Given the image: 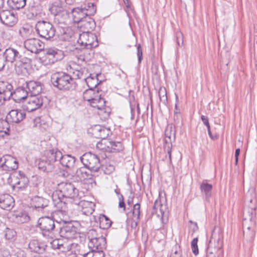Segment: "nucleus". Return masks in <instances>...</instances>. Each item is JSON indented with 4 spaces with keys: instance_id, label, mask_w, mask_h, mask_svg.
<instances>
[{
    "instance_id": "72a5a7b5",
    "label": "nucleus",
    "mask_w": 257,
    "mask_h": 257,
    "mask_svg": "<svg viewBox=\"0 0 257 257\" xmlns=\"http://www.w3.org/2000/svg\"><path fill=\"white\" fill-rule=\"evenodd\" d=\"M59 161L63 166L67 168H71L74 165L75 159L74 157L69 155H62V157L60 158Z\"/></svg>"
},
{
    "instance_id": "09e8293b",
    "label": "nucleus",
    "mask_w": 257,
    "mask_h": 257,
    "mask_svg": "<svg viewBox=\"0 0 257 257\" xmlns=\"http://www.w3.org/2000/svg\"><path fill=\"white\" fill-rule=\"evenodd\" d=\"M159 95L160 100L163 103L167 101V91L165 87H160L159 91Z\"/></svg>"
},
{
    "instance_id": "5fc2aeb1",
    "label": "nucleus",
    "mask_w": 257,
    "mask_h": 257,
    "mask_svg": "<svg viewBox=\"0 0 257 257\" xmlns=\"http://www.w3.org/2000/svg\"><path fill=\"white\" fill-rule=\"evenodd\" d=\"M175 99L176 103L175 106L174 115H178L179 116H180V110L179 108H178V104L179 103V98L178 95L176 94H175Z\"/></svg>"
},
{
    "instance_id": "680f3d73",
    "label": "nucleus",
    "mask_w": 257,
    "mask_h": 257,
    "mask_svg": "<svg viewBox=\"0 0 257 257\" xmlns=\"http://www.w3.org/2000/svg\"><path fill=\"white\" fill-rule=\"evenodd\" d=\"M177 43L179 46L182 45L183 43L182 34L179 33L177 36Z\"/></svg>"
},
{
    "instance_id": "c03bdc74",
    "label": "nucleus",
    "mask_w": 257,
    "mask_h": 257,
    "mask_svg": "<svg viewBox=\"0 0 257 257\" xmlns=\"http://www.w3.org/2000/svg\"><path fill=\"white\" fill-rule=\"evenodd\" d=\"M100 169L105 174H110L114 171V166L110 162H106L105 164L101 165Z\"/></svg>"
},
{
    "instance_id": "1a4fd4ad",
    "label": "nucleus",
    "mask_w": 257,
    "mask_h": 257,
    "mask_svg": "<svg viewBox=\"0 0 257 257\" xmlns=\"http://www.w3.org/2000/svg\"><path fill=\"white\" fill-rule=\"evenodd\" d=\"M20 53L16 49L13 48H9L7 49L4 53V57L5 59V61L8 62L13 63L16 62L15 67L16 70L17 68L20 67L25 68V65L27 63V62H21V61H18V59L20 58Z\"/></svg>"
},
{
    "instance_id": "cd10ccee",
    "label": "nucleus",
    "mask_w": 257,
    "mask_h": 257,
    "mask_svg": "<svg viewBox=\"0 0 257 257\" xmlns=\"http://www.w3.org/2000/svg\"><path fill=\"white\" fill-rule=\"evenodd\" d=\"M46 245L37 239H32L29 244V248L32 252L42 253L44 252Z\"/></svg>"
},
{
    "instance_id": "7ed1b4c3",
    "label": "nucleus",
    "mask_w": 257,
    "mask_h": 257,
    "mask_svg": "<svg viewBox=\"0 0 257 257\" xmlns=\"http://www.w3.org/2000/svg\"><path fill=\"white\" fill-rule=\"evenodd\" d=\"M255 207H250L244 210L243 213V228L244 235L248 234L250 238L254 235L253 227L255 225V220L253 214L255 213Z\"/></svg>"
},
{
    "instance_id": "8fccbe9b",
    "label": "nucleus",
    "mask_w": 257,
    "mask_h": 257,
    "mask_svg": "<svg viewBox=\"0 0 257 257\" xmlns=\"http://www.w3.org/2000/svg\"><path fill=\"white\" fill-rule=\"evenodd\" d=\"M141 205L139 203H136L134 205L133 210V217L140 219Z\"/></svg>"
},
{
    "instance_id": "4c0bfd02",
    "label": "nucleus",
    "mask_w": 257,
    "mask_h": 257,
    "mask_svg": "<svg viewBox=\"0 0 257 257\" xmlns=\"http://www.w3.org/2000/svg\"><path fill=\"white\" fill-rule=\"evenodd\" d=\"M8 4L14 10H19L26 5V0H8Z\"/></svg>"
},
{
    "instance_id": "ea45409f",
    "label": "nucleus",
    "mask_w": 257,
    "mask_h": 257,
    "mask_svg": "<svg viewBox=\"0 0 257 257\" xmlns=\"http://www.w3.org/2000/svg\"><path fill=\"white\" fill-rule=\"evenodd\" d=\"M166 144L164 145V151L167 153L165 156V160L169 164L172 163L171 153L172 145L171 143H167V141L165 140Z\"/></svg>"
},
{
    "instance_id": "4468645a",
    "label": "nucleus",
    "mask_w": 257,
    "mask_h": 257,
    "mask_svg": "<svg viewBox=\"0 0 257 257\" xmlns=\"http://www.w3.org/2000/svg\"><path fill=\"white\" fill-rule=\"evenodd\" d=\"M42 104L43 99L41 97L31 95L27 98L23 107L24 110L31 112L39 108Z\"/></svg>"
},
{
    "instance_id": "774afa93",
    "label": "nucleus",
    "mask_w": 257,
    "mask_h": 257,
    "mask_svg": "<svg viewBox=\"0 0 257 257\" xmlns=\"http://www.w3.org/2000/svg\"><path fill=\"white\" fill-rule=\"evenodd\" d=\"M140 219H137V218L133 217V221L131 223V226L132 228H136L138 224V222L139 221Z\"/></svg>"
},
{
    "instance_id": "c756f323",
    "label": "nucleus",
    "mask_w": 257,
    "mask_h": 257,
    "mask_svg": "<svg viewBox=\"0 0 257 257\" xmlns=\"http://www.w3.org/2000/svg\"><path fill=\"white\" fill-rule=\"evenodd\" d=\"M28 94L27 90L22 87L18 88L14 92H13L11 97L15 102H19L22 100L27 99Z\"/></svg>"
},
{
    "instance_id": "393cba45",
    "label": "nucleus",
    "mask_w": 257,
    "mask_h": 257,
    "mask_svg": "<svg viewBox=\"0 0 257 257\" xmlns=\"http://www.w3.org/2000/svg\"><path fill=\"white\" fill-rule=\"evenodd\" d=\"M61 236L66 238H72L76 233V228L71 224H68L60 229Z\"/></svg>"
},
{
    "instance_id": "4d7b16f0",
    "label": "nucleus",
    "mask_w": 257,
    "mask_h": 257,
    "mask_svg": "<svg viewBox=\"0 0 257 257\" xmlns=\"http://www.w3.org/2000/svg\"><path fill=\"white\" fill-rule=\"evenodd\" d=\"M93 252V257H104V253L103 250H92Z\"/></svg>"
},
{
    "instance_id": "f3484780",
    "label": "nucleus",
    "mask_w": 257,
    "mask_h": 257,
    "mask_svg": "<svg viewBox=\"0 0 257 257\" xmlns=\"http://www.w3.org/2000/svg\"><path fill=\"white\" fill-rule=\"evenodd\" d=\"M25 48L32 53H38L44 49L43 43L39 39L32 38L24 42Z\"/></svg>"
},
{
    "instance_id": "2eb2a0df",
    "label": "nucleus",
    "mask_w": 257,
    "mask_h": 257,
    "mask_svg": "<svg viewBox=\"0 0 257 257\" xmlns=\"http://www.w3.org/2000/svg\"><path fill=\"white\" fill-rule=\"evenodd\" d=\"M1 166L3 170L10 172L18 168V162L16 158L9 155L4 156L0 159Z\"/></svg>"
},
{
    "instance_id": "3c124183",
    "label": "nucleus",
    "mask_w": 257,
    "mask_h": 257,
    "mask_svg": "<svg viewBox=\"0 0 257 257\" xmlns=\"http://www.w3.org/2000/svg\"><path fill=\"white\" fill-rule=\"evenodd\" d=\"M100 236L95 229H91L88 232V238L89 241H93L97 239V238H99Z\"/></svg>"
},
{
    "instance_id": "412c9836",
    "label": "nucleus",
    "mask_w": 257,
    "mask_h": 257,
    "mask_svg": "<svg viewBox=\"0 0 257 257\" xmlns=\"http://www.w3.org/2000/svg\"><path fill=\"white\" fill-rule=\"evenodd\" d=\"M110 133L109 128L100 125H95L91 128L93 137L97 139H105Z\"/></svg>"
},
{
    "instance_id": "f704fd0d",
    "label": "nucleus",
    "mask_w": 257,
    "mask_h": 257,
    "mask_svg": "<svg viewBox=\"0 0 257 257\" xmlns=\"http://www.w3.org/2000/svg\"><path fill=\"white\" fill-rule=\"evenodd\" d=\"M201 192L205 196L206 199H208L211 196L212 189V185L203 181L200 186Z\"/></svg>"
},
{
    "instance_id": "473e14b6",
    "label": "nucleus",
    "mask_w": 257,
    "mask_h": 257,
    "mask_svg": "<svg viewBox=\"0 0 257 257\" xmlns=\"http://www.w3.org/2000/svg\"><path fill=\"white\" fill-rule=\"evenodd\" d=\"M87 169V167L84 166V167H81L77 170L76 175L81 181L91 178V175Z\"/></svg>"
},
{
    "instance_id": "f257e3e1",
    "label": "nucleus",
    "mask_w": 257,
    "mask_h": 257,
    "mask_svg": "<svg viewBox=\"0 0 257 257\" xmlns=\"http://www.w3.org/2000/svg\"><path fill=\"white\" fill-rule=\"evenodd\" d=\"M61 197L72 199L75 204H77L80 199L78 190L72 183L65 182L59 183L57 190L53 194L52 198L56 207V213L63 215L67 214V206L65 202L61 200Z\"/></svg>"
},
{
    "instance_id": "69168bd1",
    "label": "nucleus",
    "mask_w": 257,
    "mask_h": 257,
    "mask_svg": "<svg viewBox=\"0 0 257 257\" xmlns=\"http://www.w3.org/2000/svg\"><path fill=\"white\" fill-rule=\"evenodd\" d=\"M5 59L4 60V58L0 56V71L3 69L5 65Z\"/></svg>"
},
{
    "instance_id": "4be33fe9",
    "label": "nucleus",
    "mask_w": 257,
    "mask_h": 257,
    "mask_svg": "<svg viewBox=\"0 0 257 257\" xmlns=\"http://www.w3.org/2000/svg\"><path fill=\"white\" fill-rule=\"evenodd\" d=\"M15 204V201L12 196L8 194L0 195V207L4 210H10Z\"/></svg>"
},
{
    "instance_id": "20e7f679",
    "label": "nucleus",
    "mask_w": 257,
    "mask_h": 257,
    "mask_svg": "<svg viewBox=\"0 0 257 257\" xmlns=\"http://www.w3.org/2000/svg\"><path fill=\"white\" fill-rule=\"evenodd\" d=\"M51 82L54 86L62 90L70 89L73 84L71 75L65 72L54 74L51 77Z\"/></svg>"
},
{
    "instance_id": "58836bf2",
    "label": "nucleus",
    "mask_w": 257,
    "mask_h": 257,
    "mask_svg": "<svg viewBox=\"0 0 257 257\" xmlns=\"http://www.w3.org/2000/svg\"><path fill=\"white\" fill-rule=\"evenodd\" d=\"M49 10L51 14L57 16L64 12V8L60 4L55 3L50 7Z\"/></svg>"
},
{
    "instance_id": "603ef678",
    "label": "nucleus",
    "mask_w": 257,
    "mask_h": 257,
    "mask_svg": "<svg viewBox=\"0 0 257 257\" xmlns=\"http://www.w3.org/2000/svg\"><path fill=\"white\" fill-rule=\"evenodd\" d=\"M198 238L196 237L194 238L191 241V248L192 252L195 255H197L199 253L198 245Z\"/></svg>"
},
{
    "instance_id": "de8ad7c7",
    "label": "nucleus",
    "mask_w": 257,
    "mask_h": 257,
    "mask_svg": "<svg viewBox=\"0 0 257 257\" xmlns=\"http://www.w3.org/2000/svg\"><path fill=\"white\" fill-rule=\"evenodd\" d=\"M213 247L211 246L210 248H207L206 257H219L222 254L223 252L214 250L213 249Z\"/></svg>"
},
{
    "instance_id": "e433bc0d",
    "label": "nucleus",
    "mask_w": 257,
    "mask_h": 257,
    "mask_svg": "<svg viewBox=\"0 0 257 257\" xmlns=\"http://www.w3.org/2000/svg\"><path fill=\"white\" fill-rule=\"evenodd\" d=\"M98 97H99V94L98 90H95L94 89L89 88L83 93V98L88 102L92 100L93 98Z\"/></svg>"
},
{
    "instance_id": "aec40b11",
    "label": "nucleus",
    "mask_w": 257,
    "mask_h": 257,
    "mask_svg": "<svg viewBox=\"0 0 257 257\" xmlns=\"http://www.w3.org/2000/svg\"><path fill=\"white\" fill-rule=\"evenodd\" d=\"M48 200L38 196H34L31 200L32 207L38 209V210H43L45 213L48 211Z\"/></svg>"
},
{
    "instance_id": "49530a36",
    "label": "nucleus",
    "mask_w": 257,
    "mask_h": 257,
    "mask_svg": "<svg viewBox=\"0 0 257 257\" xmlns=\"http://www.w3.org/2000/svg\"><path fill=\"white\" fill-rule=\"evenodd\" d=\"M9 122L7 119H0V133L8 134L9 132Z\"/></svg>"
},
{
    "instance_id": "9d476101",
    "label": "nucleus",
    "mask_w": 257,
    "mask_h": 257,
    "mask_svg": "<svg viewBox=\"0 0 257 257\" xmlns=\"http://www.w3.org/2000/svg\"><path fill=\"white\" fill-rule=\"evenodd\" d=\"M63 57V52L57 49L46 50L43 57V62L45 65H51L61 60Z\"/></svg>"
},
{
    "instance_id": "7c9ffc66",
    "label": "nucleus",
    "mask_w": 257,
    "mask_h": 257,
    "mask_svg": "<svg viewBox=\"0 0 257 257\" xmlns=\"http://www.w3.org/2000/svg\"><path fill=\"white\" fill-rule=\"evenodd\" d=\"M46 157L48 161L53 164L55 162L59 161L62 157V153L57 149L49 150L46 152Z\"/></svg>"
},
{
    "instance_id": "a211bd4d",
    "label": "nucleus",
    "mask_w": 257,
    "mask_h": 257,
    "mask_svg": "<svg viewBox=\"0 0 257 257\" xmlns=\"http://www.w3.org/2000/svg\"><path fill=\"white\" fill-rule=\"evenodd\" d=\"M26 117L25 112L21 109H13L10 110L6 116V119L13 123H19Z\"/></svg>"
},
{
    "instance_id": "6e6d98bb",
    "label": "nucleus",
    "mask_w": 257,
    "mask_h": 257,
    "mask_svg": "<svg viewBox=\"0 0 257 257\" xmlns=\"http://www.w3.org/2000/svg\"><path fill=\"white\" fill-rule=\"evenodd\" d=\"M137 55L138 57L139 63H140L143 58L142 50L140 44L138 45L137 46Z\"/></svg>"
},
{
    "instance_id": "423d86ee",
    "label": "nucleus",
    "mask_w": 257,
    "mask_h": 257,
    "mask_svg": "<svg viewBox=\"0 0 257 257\" xmlns=\"http://www.w3.org/2000/svg\"><path fill=\"white\" fill-rule=\"evenodd\" d=\"M77 42L82 48L87 50H91L98 45L96 36L88 32L80 34Z\"/></svg>"
},
{
    "instance_id": "2f4dec72",
    "label": "nucleus",
    "mask_w": 257,
    "mask_h": 257,
    "mask_svg": "<svg viewBox=\"0 0 257 257\" xmlns=\"http://www.w3.org/2000/svg\"><path fill=\"white\" fill-rule=\"evenodd\" d=\"M70 71L72 72L71 77L73 79H82L85 80L88 74L87 70L85 68H82L80 69H73L70 68Z\"/></svg>"
},
{
    "instance_id": "e2e57ef3",
    "label": "nucleus",
    "mask_w": 257,
    "mask_h": 257,
    "mask_svg": "<svg viewBox=\"0 0 257 257\" xmlns=\"http://www.w3.org/2000/svg\"><path fill=\"white\" fill-rule=\"evenodd\" d=\"M201 118L204 124L206 125L207 127H208V126H210L207 116L205 115H202L201 116Z\"/></svg>"
},
{
    "instance_id": "f8f14e48",
    "label": "nucleus",
    "mask_w": 257,
    "mask_h": 257,
    "mask_svg": "<svg viewBox=\"0 0 257 257\" xmlns=\"http://www.w3.org/2000/svg\"><path fill=\"white\" fill-rule=\"evenodd\" d=\"M90 105L95 108L98 109V114L100 115H103L104 117H106L109 114V108L105 106V101L103 98L99 97L93 98L92 100L89 101Z\"/></svg>"
},
{
    "instance_id": "9b49d317",
    "label": "nucleus",
    "mask_w": 257,
    "mask_h": 257,
    "mask_svg": "<svg viewBox=\"0 0 257 257\" xmlns=\"http://www.w3.org/2000/svg\"><path fill=\"white\" fill-rule=\"evenodd\" d=\"M223 234L220 230L215 229L213 231L208 248L213 247V249L220 252H223Z\"/></svg>"
},
{
    "instance_id": "b1692460",
    "label": "nucleus",
    "mask_w": 257,
    "mask_h": 257,
    "mask_svg": "<svg viewBox=\"0 0 257 257\" xmlns=\"http://www.w3.org/2000/svg\"><path fill=\"white\" fill-rule=\"evenodd\" d=\"M79 209L83 214L89 215L94 210L95 204L91 201L86 200L78 201L77 203Z\"/></svg>"
},
{
    "instance_id": "864d4df0",
    "label": "nucleus",
    "mask_w": 257,
    "mask_h": 257,
    "mask_svg": "<svg viewBox=\"0 0 257 257\" xmlns=\"http://www.w3.org/2000/svg\"><path fill=\"white\" fill-rule=\"evenodd\" d=\"M14 256L16 257H26L25 251L20 248H16L14 250Z\"/></svg>"
},
{
    "instance_id": "13d9d810",
    "label": "nucleus",
    "mask_w": 257,
    "mask_h": 257,
    "mask_svg": "<svg viewBox=\"0 0 257 257\" xmlns=\"http://www.w3.org/2000/svg\"><path fill=\"white\" fill-rule=\"evenodd\" d=\"M11 253L8 249H3L0 253V257H11Z\"/></svg>"
},
{
    "instance_id": "f03ea898",
    "label": "nucleus",
    "mask_w": 257,
    "mask_h": 257,
    "mask_svg": "<svg viewBox=\"0 0 257 257\" xmlns=\"http://www.w3.org/2000/svg\"><path fill=\"white\" fill-rule=\"evenodd\" d=\"M96 8L93 3H88L80 7L74 8L72 11L73 20L75 23L82 22L86 29H92L94 24V20L90 17L94 15Z\"/></svg>"
},
{
    "instance_id": "a19ab883",
    "label": "nucleus",
    "mask_w": 257,
    "mask_h": 257,
    "mask_svg": "<svg viewBox=\"0 0 257 257\" xmlns=\"http://www.w3.org/2000/svg\"><path fill=\"white\" fill-rule=\"evenodd\" d=\"M101 140L96 144V148L104 151L108 152L109 145L110 146V140L105 139H101Z\"/></svg>"
},
{
    "instance_id": "79ce46f5",
    "label": "nucleus",
    "mask_w": 257,
    "mask_h": 257,
    "mask_svg": "<svg viewBox=\"0 0 257 257\" xmlns=\"http://www.w3.org/2000/svg\"><path fill=\"white\" fill-rule=\"evenodd\" d=\"M110 146L109 145L108 152H119L123 149V146L121 142L110 141Z\"/></svg>"
},
{
    "instance_id": "bb28decb",
    "label": "nucleus",
    "mask_w": 257,
    "mask_h": 257,
    "mask_svg": "<svg viewBox=\"0 0 257 257\" xmlns=\"http://www.w3.org/2000/svg\"><path fill=\"white\" fill-rule=\"evenodd\" d=\"M0 94L7 99L13 95V86L8 82L0 81Z\"/></svg>"
},
{
    "instance_id": "37998d69",
    "label": "nucleus",
    "mask_w": 257,
    "mask_h": 257,
    "mask_svg": "<svg viewBox=\"0 0 257 257\" xmlns=\"http://www.w3.org/2000/svg\"><path fill=\"white\" fill-rule=\"evenodd\" d=\"M4 232L5 238L7 240L13 241L16 238L17 233L13 229L7 227Z\"/></svg>"
},
{
    "instance_id": "052dcab7",
    "label": "nucleus",
    "mask_w": 257,
    "mask_h": 257,
    "mask_svg": "<svg viewBox=\"0 0 257 257\" xmlns=\"http://www.w3.org/2000/svg\"><path fill=\"white\" fill-rule=\"evenodd\" d=\"M20 33L22 34H26L27 35L29 34L31 32V30L29 27H23L22 29L20 30Z\"/></svg>"
},
{
    "instance_id": "6ab92c4d",
    "label": "nucleus",
    "mask_w": 257,
    "mask_h": 257,
    "mask_svg": "<svg viewBox=\"0 0 257 257\" xmlns=\"http://www.w3.org/2000/svg\"><path fill=\"white\" fill-rule=\"evenodd\" d=\"M0 19L2 22L8 26H13L17 22V19L13 12L9 10L0 12Z\"/></svg>"
},
{
    "instance_id": "0eeeda50",
    "label": "nucleus",
    "mask_w": 257,
    "mask_h": 257,
    "mask_svg": "<svg viewBox=\"0 0 257 257\" xmlns=\"http://www.w3.org/2000/svg\"><path fill=\"white\" fill-rule=\"evenodd\" d=\"M80 160L84 166L91 171L96 172L100 169V160L95 154L86 153L80 157Z\"/></svg>"
},
{
    "instance_id": "6e6552de",
    "label": "nucleus",
    "mask_w": 257,
    "mask_h": 257,
    "mask_svg": "<svg viewBox=\"0 0 257 257\" xmlns=\"http://www.w3.org/2000/svg\"><path fill=\"white\" fill-rule=\"evenodd\" d=\"M153 208L156 210L157 216L160 217L162 223H166L168 221L169 212L166 199L159 197L156 200Z\"/></svg>"
},
{
    "instance_id": "c85d7f7f",
    "label": "nucleus",
    "mask_w": 257,
    "mask_h": 257,
    "mask_svg": "<svg viewBox=\"0 0 257 257\" xmlns=\"http://www.w3.org/2000/svg\"><path fill=\"white\" fill-rule=\"evenodd\" d=\"M36 165L38 168L43 172H51L54 169V165L50 163L48 160L40 159L36 160Z\"/></svg>"
},
{
    "instance_id": "a18cd8bd",
    "label": "nucleus",
    "mask_w": 257,
    "mask_h": 257,
    "mask_svg": "<svg viewBox=\"0 0 257 257\" xmlns=\"http://www.w3.org/2000/svg\"><path fill=\"white\" fill-rule=\"evenodd\" d=\"M111 221L105 215H103L100 219V227L103 229H107L110 227Z\"/></svg>"
},
{
    "instance_id": "bf43d9fd",
    "label": "nucleus",
    "mask_w": 257,
    "mask_h": 257,
    "mask_svg": "<svg viewBox=\"0 0 257 257\" xmlns=\"http://www.w3.org/2000/svg\"><path fill=\"white\" fill-rule=\"evenodd\" d=\"M80 256H82L83 257H93V250L91 249V251L85 252H81L79 253Z\"/></svg>"
},
{
    "instance_id": "c9c22d12",
    "label": "nucleus",
    "mask_w": 257,
    "mask_h": 257,
    "mask_svg": "<svg viewBox=\"0 0 257 257\" xmlns=\"http://www.w3.org/2000/svg\"><path fill=\"white\" fill-rule=\"evenodd\" d=\"M98 74L96 75L92 76V74H90L89 76H87L84 80L89 87V88L94 89L98 85L99 82H98Z\"/></svg>"
},
{
    "instance_id": "a878e982",
    "label": "nucleus",
    "mask_w": 257,
    "mask_h": 257,
    "mask_svg": "<svg viewBox=\"0 0 257 257\" xmlns=\"http://www.w3.org/2000/svg\"><path fill=\"white\" fill-rule=\"evenodd\" d=\"M106 240L102 236L93 241H89L88 247L92 250H103L106 247Z\"/></svg>"
},
{
    "instance_id": "5701e85b",
    "label": "nucleus",
    "mask_w": 257,
    "mask_h": 257,
    "mask_svg": "<svg viewBox=\"0 0 257 257\" xmlns=\"http://www.w3.org/2000/svg\"><path fill=\"white\" fill-rule=\"evenodd\" d=\"M26 88L31 95L38 96L42 90V84L40 82L30 81L26 82Z\"/></svg>"
},
{
    "instance_id": "0e129e2a",
    "label": "nucleus",
    "mask_w": 257,
    "mask_h": 257,
    "mask_svg": "<svg viewBox=\"0 0 257 257\" xmlns=\"http://www.w3.org/2000/svg\"><path fill=\"white\" fill-rule=\"evenodd\" d=\"M90 57H91V55L90 53H88L86 56H83L80 55L79 59L83 60V61H88L90 59Z\"/></svg>"
},
{
    "instance_id": "ddd939ff",
    "label": "nucleus",
    "mask_w": 257,
    "mask_h": 257,
    "mask_svg": "<svg viewBox=\"0 0 257 257\" xmlns=\"http://www.w3.org/2000/svg\"><path fill=\"white\" fill-rule=\"evenodd\" d=\"M12 182L14 189L20 191L23 190L28 187L29 181L23 172L19 171L14 176Z\"/></svg>"
},
{
    "instance_id": "338daca9",
    "label": "nucleus",
    "mask_w": 257,
    "mask_h": 257,
    "mask_svg": "<svg viewBox=\"0 0 257 257\" xmlns=\"http://www.w3.org/2000/svg\"><path fill=\"white\" fill-rule=\"evenodd\" d=\"M182 3H184L185 6L187 5H193L194 3V0H181Z\"/></svg>"
},
{
    "instance_id": "dca6fc26",
    "label": "nucleus",
    "mask_w": 257,
    "mask_h": 257,
    "mask_svg": "<svg viewBox=\"0 0 257 257\" xmlns=\"http://www.w3.org/2000/svg\"><path fill=\"white\" fill-rule=\"evenodd\" d=\"M38 224L44 234L47 232H52L55 227L54 220L49 217L40 218Z\"/></svg>"
},
{
    "instance_id": "39448f33",
    "label": "nucleus",
    "mask_w": 257,
    "mask_h": 257,
    "mask_svg": "<svg viewBox=\"0 0 257 257\" xmlns=\"http://www.w3.org/2000/svg\"><path fill=\"white\" fill-rule=\"evenodd\" d=\"M35 29L40 37L47 40L53 38L55 34V29L49 22L38 21L35 25Z\"/></svg>"
}]
</instances>
